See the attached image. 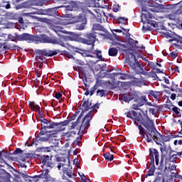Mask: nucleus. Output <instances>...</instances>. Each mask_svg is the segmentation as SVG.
Returning <instances> with one entry per match:
<instances>
[{"label": "nucleus", "instance_id": "f03ea898", "mask_svg": "<svg viewBox=\"0 0 182 182\" xmlns=\"http://www.w3.org/2000/svg\"><path fill=\"white\" fill-rule=\"evenodd\" d=\"M93 117V110H90L87 114L82 118V124L78 131V134H85L87 133L86 129L90 127V122Z\"/></svg>", "mask_w": 182, "mask_h": 182}, {"label": "nucleus", "instance_id": "4be33fe9", "mask_svg": "<svg viewBox=\"0 0 182 182\" xmlns=\"http://www.w3.org/2000/svg\"><path fill=\"white\" fill-rule=\"evenodd\" d=\"M149 154L150 156H151V159H154L155 157V160H160V154H159V151H157V149H154L153 150H151V149H149Z\"/></svg>", "mask_w": 182, "mask_h": 182}, {"label": "nucleus", "instance_id": "79ce46f5", "mask_svg": "<svg viewBox=\"0 0 182 182\" xmlns=\"http://www.w3.org/2000/svg\"><path fill=\"white\" fill-rule=\"evenodd\" d=\"M117 21L119 23H122V25H126V23H127V18L124 17H118Z\"/></svg>", "mask_w": 182, "mask_h": 182}, {"label": "nucleus", "instance_id": "ddd939ff", "mask_svg": "<svg viewBox=\"0 0 182 182\" xmlns=\"http://www.w3.org/2000/svg\"><path fill=\"white\" fill-rule=\"evenodd\" d=\"M60 53L59 50H39V55H44V56H55V55H58V53Z\"/></svg>", "mask_w": 182, "mask_h": 182}, {"label": "nucleus", "instance_id": "a878e982", "mask_svg": "<svg viewBox=\"0 0 182 182\" xmlns=\"http://www.w3.org/2000/svg\"><path fill=\"white\" fill-rule=\"evenodd\" d=\"M92 31H101L102 32H106V28L100 23H95L92 25Z\"/></svg>", "mask_w": 182, "mask_h": 182}, {"label": "nucleus", "instance_id": "ea45409f", "mask_svg": "<svg viewBox=\"0 0 182 182\" xmlns=\"http://www.w3.org/2000/svg\"><path fill=\"white\" fill-rule=\"evenodd\" d=\"M77 8V5H76L75 3H72L66 6V11H76Z\"/></svg>", "mask_w": 182, "mask_h": 182}, {"label": "nucleus", "instance_id": "de8ad7c7", "mask_svg": "<svg viewBox=\"0 0 182 182\" xmlns=\"http://www.w3.org/2000/svg\"><path fill=\"white\" fill-rule=\"evenodd\" d=\"M37 21H38V22H48V21H49L48 18H41V17H38V16H35L34 17Z\"/></svg>", "mask_w": 182, "mask_h": 182}, {"label": "nucleus", "instance_id": "864d4df0", "mask_svg": "<svg viewBox=\"0 0 182 182\" xmlns=\"http://www.w3.org/2000/svg\"><path fill=\"white\" fill-rule=\"evenodd\" d=\"M44 178L45 180H46V181H47V182H49V181H55V179L53 178H52L51 176H50V175H47V176H46V177H44V178Z\"/></svg>", "mask_w": 182, "mask_h": 182}, {"label": "nucleus", "instance_id": "7c9ffc66", "mask_svg": "<svg viewBox=\"0 0 182 182\" xmlns=\"http://www.w3.org/2000/svg\"><path fill=\"white\" fill-rule=\"evenodd\" d=\"M119 52V50L116 48H111L109 49L108 55L109 56H117V53Z\"/></svg>", "mask_w": 182, "mask_h": 182}, {"label": "nucleus", "instance_id": "a18cd8bd", "mask_svg": "<svg viewBox=\"0 0 182 182\" xmlns=\"http://www.w3.org/2000/svg\"><path fill=\"white\" fill-rule=\"evenodd\" d=\"M148 23L151 25V26H154V28H158L159 24L157 23L156 21H151V20H148Z\"/></svg>", "mask_w": 182, "mask_h": 182}, {"label": "nucleus", "instance_id": "09e8293b", "mask_svg": "<svg viewBox=\"0 0 182 182\" xmlns=\"http://www.w3.org/2000/svg\"><path fill=\"white\" fill-rule=\"evenodd\" d=\"M16 36H19V34L14 33V36L9 34L8 35V39H9V41H15V39H16Z\"/></svg>", "mask_w": 182, "mask_h": 182}, {"label": "nucleus", "instance_id": "7ed1b4c3", "mask_svg": "<svg viewBox=\"0 0 182 182\" xmlns=\"http://www.w3.org/2000/svg\"><path fill=\"white\" fill-rule=\"evenodd\" d=\"M147 131L145 133L146 140L147 143H151V141H155L156 144H160L157 140L159 139V136L160 132L156 129V127L151 128L149 129H146Z\"/></svg>", "mask_w": 182, "mask_h": 182}, {"label": "nucleus", "instance_id": "9b49d317", "mask_svg": "<svg viewBox=\"0 0 182 182\" xmlns=\"http://www.w3.org/2000/svg\"><path fill=\"white\" fill-rule=\"evenodd\" d=\"M48 133V131H41L39 134L36 136V141H38L40 143H42L43 141H49V136H45Z\"/></svg>", "mask_w": 182, "mask_h": 182}, {"label": "nucleus", "instance_id": "412c9836", "mask_svg": "<svg viewBox=\"0 0 182 182\" xmlns=\"http://www.w3.org/2000/svg\"><path fill=\"white\" fill-rule=\"evenodd\" d=\"M59 8H60V6L44 9L45 15H49L50 16H51V15H55V13Z\"/></svg>", "mask_w": 182, "mask_h": 182}, {"label": "nucleus", "instance_id": "f8f14e48", "mask_svg": "<svg viewBox=\"0 0 182 182\" xmlns=\"http://www.w3.org/2000/svg\"><path fill=\"white\" fill-rule=\"evenodd\" d=\"M70 121L68 120H65L60 122H55L53 124V126H55V128L58 127V130L57 131H54L55 133H53L54 134H56L58 133V132H63V130H65V128H60L64 126H68V124H69Z\"/></svg>", "mask_w": 182, "mask_h": 182}, {"label": "nucleus", "instance_id": "393cba45", "mask_svg": "<svg viewBox=\"0 0 182 182\" xmlns=\"http://www.w3.org/2000/svg\"><path fill=\"white\" fill-rule=\"evenodd\" d=\"M53 149V146H41L40 148L38 149V151H41V153H50L52 150Z\"/></svg>", "mask_w": 182, "mask_h": 182}, {"label": "nucleus", "instance_id": "5701e85b", "mask_svg": "<svg viewBox=\"0 0 182 182\" xmlns=\"http://www.w3.org/2000/svg\"><path fill=\"white\" fill-rule=\"evenodd\" d=\"M82 109L85 112H89L90 109H92V102L89 100L85 101L82 104Z\"/></svg>", "mask_w": 182, "mask_h": 182}, {"label": "nucleus", "instance_id": "338daca9", "mask_svg": "<svg viewBox=\"0 0 182 182\" xmlns=\"http://www.w3.org/2000/svg\"><path fill=\"white\" fill-rule=\"evenodd\" d=\"M82 43H85V45H90L92 46L90 41H89V40L87 38V39L83 38Z\"/></svg>", "mask_w": 182, "mask_h": 182}, {"label": "nucleus", "instance_id": "2f4dec72", "mask_svg": "<svg viewBox=\"0 0 182 182\" xmlns=\"http://www.w3.org/2000/svg\"><path fill=\"white\" fill-rule=\"evenodd\" d=\"M159 139H161V141H170V139H171V135H163L159 133Z\"/></svg>", "mask_w": 182, "mask_h": 182}, {"label": "nucleus", "instance_id": "3c124183", "mask_svg": "<svg viewBox=\"0 0 182 182\" xmlns=\"http://www.w3.org/2000/svg\"><path fill=\"white\" fill-rule=\"evenodd\" d=\"M121 76L119 77V79H121L122 80H126L127 79H129V75L127 74L122 73L119 74Z\"/></svg>", "mask_w": 182, "mask_h": 182}, {"label": "nucleus", "instance_id": "cd10ccee", "mask_svg": "<svg viewBox=\"0 0 182 182\" xmlns=\"http://www.w3.org/2000/svg\"><path fill=\"white\" fill-rule=\"evenodd\" d=\"M47 176H49V169H45L41 174L34 176L33 178H43Z\"/></svg>", "mask_w": 182, "mask_h": 182}, {"label": "nucleus", "instance_id": "f704fd0d", "mask_svg": "<svg viewBox=\"0 0 182 182\" xmlns=\"http://www.w3.org/2000/svg\"><path fill=\"white\" fill-rule=\"evenodd\" d=\"M32 4L34 6H43L45 5V0H33Z\"/></svg>", "mask_w": 182, "mask_h": 182}, {"label": "nucleus", "instance_id": "69168bd1", "mask_svg": "<svg viewBox=\"0 0 182 182\" xmlns=\"http://www.w3.org/2000/svg\"><path fill=\"white\" fill-rule=\"evenodd\" d=\"M139 107H140V105H139V103L132 105V109H134V110H139Z\"/></svg>", "mask_w": 182, "mask_h": 182}, {"label": "nucleus", "instance_id": "f3484780", "mask_svg": "<svg viewBox=\"0 0 182 182\" xmlns=\"http://www.w3.org/2000/svg\"><path fill=\"white\" fill-rule=\"evenodd\" d=\"M87 38L88 39L90 43H91V46H95V43L96 42V33H90L86 34Z\"/></svg>", "mask_w": 182, "mask_h": 182}, {"label": "nucleus", "instance_id": "37998d69", "mask_svg": "<svg viewBox=\"0 0 182 182\" xmlns=\"http://www.w3.org/2000/svg\"><path fill=\"white\" fill-rule=\"evenodd\" d=\"M122 100L123 102H130L132 99L130 98V95H129V94H124L122 95Z\"/></svg>", "mask_w": 182, "mask_h": 182}, {"label": "nucleus", "instance_id": "a211bd4d", "mask_svg": "<svg viewBox=\"0 0 182 182\" xmlns=\"http://www.w3.org/2000/svg\"><path fill=\"white\" fill-rule=\"evenodd\" d=\"M14 155H20V156H24V158H22V161H25L26 159H29V154H23V151L21 149V148H17L13 154Z\"/></svg>", "mask_w": 182, "mask_h": 182}, {"label": "nucleus", "instance_id": "39448f33", "mask_svg": "<svg viewBox=\"0 0 182 182\" xmlns=\"http://www.w3.org/2000/svg\"><path fill=\"white\" fill-rule=\"evenodd\" d=\"M131 58L134 59V63L132 61H129V66L132 68H139L141 71H137L136 73L138 75H143V73H147V72L144 71V66L140 64V63L137 60L136 58V55L134 54H131Z\"/></svg>", "mask_w": 182, "mask_h": 182}, {"label": "nucleus", "instance_id": "72a5a7b5", "mask_svg": "<svg viewBox=\"0 0 182 182\" xmlns=\"http://www.w3.org/2000/svg\"><path fill=\"white\" fill-rule=\"evenodd\" d=\"M149 94L154 97V99H156L158 102L160 100L159 99V97L160 96V92L159 91H154V90H150Z\"/></svg>", "mask_w": 182, "mask_h": 182}, {"label": "nucleus", "instance_id": "2eb2a0df", "mask_svg": "<svg viewBox=\"0 0 182 182\" xmlns=\"http://www.w3.org/2000/svg\"><path fill=\"white\" fill-rule=\"evenodd\" d=\"M182 156V151L181 152H176L175 151L171 150L169 152V159L171 161H176L178 157H181Z\"/></svg>", "mask_w": 182, "mask_h": 182}, {"label": "nucleus", "instance_id": "aec40b11", "mask_svg": "<svg viewBox=\"0 0 182 182\" xmlns=\"http://www.w3.org/2000/svg\"><path fill=\"white\" fill-rule=\"evenodd\" d=\"M168 36L169 38H171V39H173V41H175L177 42V43H178V42H180V43H182V37L174 33H169L168 35Z\"/></svg>", "mask_w": 182, "mask_h": 182}, {"label": "nucleus", "instance_id": "6e6552de", "mask_svg": "<svg viewBox=\"0 0 182 182\" xmlns=\"http://www.w3.org/2000/svg\"><path fill=\"white\" fill-rule=\"evenodd\" d=\"M16 39L20 41H26V42H28V43H31V42L34 43L35 36L29 33L18 34V36H16Z\"/></svg>", "mask_w": 182, "mask_h": 182}, {"label": "nucleus", "instance_id": "1a4fd4ad", "mask_svg": "<svg viewBox=\"0 0 182 182\" xmlns=\"http://www.w3.org/2000/svg\"><path fill=\"white\" fill-rule=\"evenodd\" d=\"M141 124L142 126H144V127H145V129H146V130H149L150 129H153L154 128V122H153V120H151L150 119V117H149V115H146L145 119H142L141 122Z\"/></svg>", "mask_w": 182, "mask_h": 182}, {"label": "nucleus", "instance_id": "0eeeda50", "mask_svg": "<svg viewBox=\"0 0 182 182\" xmlns=\"http://www.w3.org/2000/svg\"><path fill=\"white\" fill-rule=\"evenodd\" d=\"M52 156L49 155L40 156L42 164L46 166V167H48L49 168H53V167H55V164L52 162Z\"/></svg>", "mask_w": 182, "mask_h": 182}, {"label": "nucleus", "instance_id": "423d86ee", "mask_svg": "<svg viewBox=\"0 0 182 182\" xmlns=\"http://www.w3.org/2000/svg\"><path fill=\"white\" fill-rule=\"evenodd\" d=\"M41 124V132H48V130L50 129H55V125H53V123H55V122H50L45 118H43V119L40 120Z\"/></svg>", "mask_w": 182, "mask_h": 182}, {"label": "nucleus", "instance_id": "dca6fc26", "mask_svg": "<svg viewBox=\"0 0 182 182\" xmlns=\"http://www.w3.org/2000/svg\"><path fill=\"white\" fill-rule=\"evenodd\" d=\"M154 171H156V166H154V158L151 159V166L149 170L147 171L146 178L151 176H154Z\"/></svg>", "mask_w": 182, "mask_h": 182}, {"label": "nucleus", "instance_id": "5fc2aeb1", "mask_svg": "<svg viewBox=\"0 0 182 182\" xmlns=\"http://www.w3.org/2000/svg\"><path fill=\"white\" fill-rule=\"evenodd\" d=\"M177 87H178V85H175L174 82H172V86L170 87L171 92H176V90H177Z\"/></svg>", "mask_w": 182, "mask_h": 182}, {"label": "nucleus", "instance_id": "c85d7f7f", "mask_svg": "<svg viewBox=\"0 0 182 182\" xmlns=\"http://www.w3.org/2000/svg\"><path fill=\"white\" fill-rule=\"evenodd\" d=\"M144 76H146V77H153L154 79H159L157 74L154 73V71L143 73Z\"/></svg>", "mask_w": 182, "mask_h": 182}, {"label": "nucleus", "instance_id": "4d7b16f0", "mask_svg": "<svg viewBox=\"0 0 182 182\" xmlns=\"http://www.w3.org/2000/svg\"><path fill=\"white\" fill-rule=\"evenodd\" d=\"M144 104H146V97L141 98L140 102H138L139 107H141V106H144Z\"/></svg>", "mask_w": 182, "mask_h": 182}, {"label": "nucleus", "instance_id": "c756f323", "mask_svg": "<svg viewBox=\"0 0 182 182\" xmlns=\"http://www.w3.org/2000/svg\"><path fill=\"white\" fill-rule=\"evenodd\" d=\"M154 182H164V174L161 173V172H158L157 176Z\"/></svg>", "mask_w": 182, "mask_h": 182}, {"label": "nucleus", "instance_id": "052dcab7", "mask_svg": "<svg viewBox=\"0 0 182 182\" xmlns=\"http://www.w3.org/2000/svg\"><path fill=\"white\" fill-rule=\"evenodd\" d=\"M149 65H150L151 68L154 69V70H156V69L157 68V66H156V64L153 62L149 61Z\"/></svg>", "mask_w": 182, "mask_h": 182}, {"label": "nucleus", "instance_id": "e2e57ef3", "mask_svg": "<svg viewBox=\"0 0 182 182\" xmlns=\"http://www.w3.org/2000/svg\"><path fill=\"white\" fill-rule=\"evenodd\" d=\"M79 175H80V178H81V180H82V181H83V182H86V181L87 180V179H86V176H85V173H79Z\"/></svg>", "mask_w": 182, "mask_h": 182}, {"label": "nucleus", "instance_id": "774afa93", "mask_svg": "<svg viewBox=\"0 0 182 182\" xmlns=\"http://www.w3.org/2000/svg\"><path fill=\"white\" fill-rule=\"evenodd\" d=\"M56 161H66V159H65V157H57L56 158Z\"/></svg>", "mask_w": 182, "mask_h": 182}, {"label": "nucleus", "instance_id": "6ab92c4d", "mask_svg": "<svg viewBox=\"0 0 182 182\" xmlns=\"http://www.w3.org/2000/svg\"><path fill=\"white\" fill-rule=\"evenodd\" d=\"M29 106L32 110H38L41 120H43V115L41 114V107L33 102H30Z\"/></svg>", "mask_w": 182, "mask_h": 182}, {"label": "nucleus", "instance_id": "680f3d73", "mask_svg": "<svg viewBox=\"0 0 182 182\" xmlns=\"http://www.w3.org/2000/svg\"><path fill=\"white\" fill-rule=\"evenodd\" d=\"M85 112H87V111H85V109H82L81 113L80 114L77 119L80 121L82 120V117H83V114H85Z\"/></svg>", "mask_w": 182, "mask_h": 182}, {"label": "nucleus", "instance_id": "c9c22d12", "mask_svg": "<svg viewBox=\"0 0 182 182\" xmlns=\"http://www.w3.org/2000/svg\"><path fill=\"white\" fill-rule=\"evenodd\" d=\"M103 156L107 161H112V160L114 159L113 154H111L110 153H104Z\"/></svg>", "mask_w": 182, "mask_h": 182}, {"label": "nucleus", "instance_id": "bf43d9fd", "mask_svg": "<svg viewBox=\"0 0 182 182\" xmlns=\"http://www.w3.org/2000/svg\"><path fill=\"white\" fill-rule=\"evenodd\" d=\"M127 42H128L129 45H130L131 46H134V42H135L134 39L129 38H128Z\"/></svg>", "mask_w": 182, "mask_h": 182}, {"label": "nucleus", "instance_id": "a19ab883", "mask_svg": "<svg viewBox=\"0 0 182 182\" xmlns=\"http://www.w3.org/2000/svg\"><path fill=\"white\" fill-rule=\"evenodd\" d=\"M124 114L129 119H132V121L134 122V124H136V126H137V122H136L137 119H136V118H134L132 116V114L130 113V111H129L127 112H125Z\"/></svg>", "mask_w": 182, "mask_h": 182}, {"label": "nucleus", "instance_id": "603ef678", "mask_svg": "<svg viewBox=\"0 0 182 182\" xmlns=\"http://www.w3.org/2000/svg\"><path fill=\"white\" fill-rule=\"evenodd\" d=\"M145 105H146V106H151L152 107H156L157 109V110H159V109H160V107H159L158 105H153V104H151V102H147V100H146Z\"/></svg>", "mask_w": 182, "mask_h": 182}, {"label": "nucleus", "instance_id": "c03bdc74", "mask_svg": "<svg viewBox=\"0 0 182 182\" xmlns=\"http://www.w3.org/2000/svg\"><path fill=\"white\" fill-rule=\"evenodd\" d=\"M97 87H99V86H97V84H95L90 90V96H93V94L95 93V92H96V90H97Z\"/></svg>", "mask_w": 182, "mask_h": 182}, {"label": "nucleus", "instance_id": "8fccbe9b", "mask_svg": "<svg viewBox=\"0 0 182 182\" xmlns=\"http://www.w3.org/2000/svg\"><path fill=\"white\" fill-rule=\"evenodd\" d=\"M79 123H80V121L79 119H77L75 122H72L71 126H70V129H75V127H76V126H77Z\"/></svg>", "mask_w": 182, "mask_h": 182}, {"label": "nucleus", "instance_id": "9d476101", "mask_svg": "<svg viewBox=\"0 0 182 182\" xmlns=\"http://www.w3.org/2000/svg\"><path fill=\"white\" fill-rule=\"evenodd\" d=\"M136 4L141 6L142 12H147L148 11H153V9H149L147 6H151L150 2L147 0H136Z\"/></svg>", "mask_w": 182, "mask_h": 182}, {"label": "nucleus", "instance_id": "4c0bfd02", "mask_svg": "<svg viewBox=\"0 0 182 182\" xmlns=\"http://www.w3.org/2000/svg\"><path fill=\"white\" fill-rule=\"evenodd\" d=\"M1 8H5L6 9H11V1L8 0L4 1L1 4Z\"/></svg>", "mask_w": 182, "mask_h": 182}, {"label": "nucleus", "instance_id": "13d9d810", "mask_svg": "<svg viewBox=\"0 0 182 182\" xmlns=\"http://www.w3.org/2000/svg\"><path fill=\"white\" fill-rule=\"evenodd\" d=\"M96 53H97V58H98V59H102V58H103V55H102V50H96Z\"/></svg>", "mask_w": 182, "mask_h": 182}, {"label": "nucleus", "instance_id": "bb28decb", "mask_svg": "<svg viewBox=\"0 0 182 182\" xmlns=\"http://www.w3.org/2000/svg\"><path fill=\"white\" fill-rule=\"evenodd\" d=\"M16 173H18V174H20V176H21V177L25 180V181L32 182V179L31 178H33V176H29L27 174L22 173L21 172V171H16Z\"/></svg>", "mask_w": 182, "mask_h": 182}, {"label": "nucleus", "instance_id": "58836bf2", "mask_svg": "<svg viewBox=\"0 0 182 182\" xmlns=\"http://www.w3.org/2000/svg\"><path fill=\"white\" fill-rule=\"evenodd\" d=\"M30 15H45V9H36V11L30 13Z\"/></svg>", "mask_w": 182, "mask_h": 182}, {"label": "nucleus", "instance_id": "473e14b6", "mask_svg": "<svg viewBox=\"0 0 182 182\" xmlns=\"http://www.w3.org/2000/svg\"><path fill=\"white\" fill-rule=\"evenodd\" d=\"M107 95H108L107 90H97V96H100V97H106Z\"/></svg>", "mask_w": 182, "mask_h": 182}, {"label": "nucleus", "instance_id": "4468645a", "mask_svg": "<svg viewBox=\"0 0 182 182\" xmlns=\"http://www.w3.org/2000/svg\"><path fill=\"white\" fill-rule=\"evenodd\" d=\"M80 20L82 19L81 23H78L75 25V28L77 29V31H83L85 30V28L86 27V25L87 23V20L86 19V17L81 16L79 18Z\"/></svg>", "mask_w": 182, "mask_h": 182}, {"label": "nucleus", "instance_id": "f257e3e1", "mask_svg": "<svg viewBox=\"0 0 182 182\" xmlns=\"http://www.w3.org/2000/svg\"><path fill=\"white\" fill-rule=\"evenodd\" d=\"M34 43H53V45H60L63 48H66V45H68V43L65 44L63 41L59 38H50L46 34L34 36Z\"/></svg>", "mask_w": 182, "mask_h": 182}, {"label": "nucleus", "instance_id": "b1692460", "mask_svg": "<svg viewBox=\"0 0 182 182\" xmlns=\"http://www.w3.org/2000/svg\"><path fill=\"white\" fill-rule=\"evenodd\" d=\"M63 171L64 174H66L70 178L75 179V173H73V171L69 170V168H66V167H63Z\"/></svg>", "mask_w": 182, "mask_h": 182}, {"label": "nucleus", "instance_id": "6e6d98bb", "mask_svg": "<svg viewBox=\"0 0 182 182\" xmlns=\"http://www.w3.org/2000/svg\"><path fill=\"white\" fill-rule=\"evenodd\" d=\"M171 110H173L176 114H180V108L173 105Z\"/></svg>", "mask_w": 182, "mask_h": 182}, {"label": "nucleus", "instance_id": "20e7f679", "mask_svg": "<svg viewBox=\"0 0 182 182\" xmlns=\"http://www.w3.org/2000/svg\"><path fill=\"white\" fill-rule=\"evenodd\" d=\"M147 8L153 10V11L149 10L148 11H145L146 12V14L142 13L143 18H145V19H147L148 21L149 19H153L154 18L153 15L150 14V12H163V9H166V8H164V5L163 4H157V6H156V9L150 8V6H147Z\"/></svg>", "mask_w": 182, "mask_h": 182}, {"label": "nucleus", "instance_id": "0e129e2a", "mask_svg": "<svg viewBox=\"0 0 182 182\" xmlns=\"http://www.w3.org/2000/svg\"><path fill=\"white\" fill-rule=\"evenodd\" d=\"M54 97H55V99H58L59 100V99L62 97V93L55 92Z\"/></svg>", "mask_w": 182, "mask_h": 182}, {"label": "nucleus", "instance_id": "49530a36", "mask_svg": "<svg viewBox=\"0 0 182 182\" xmlns=\"http://www.w3.org/2000/svg\"><path fill=\"white\" fill-rule=\"evenodd\" d=\"M176 15H177V13L176 12H173V13H171L169 15H168V18L169 19H171V21H176Z\"/></svg>", "mask_w": 182, "mask_h": 182}, {"label": "nucleus", "instance_id": "e433bc0d", "mask_svg": "<svg viewBox=\"0 0 182 182\" xmlns=\"http://www.w3.org/2000/svg\"><path fill=\"white\" fill-rule=\"evenodd\" d=\"M138 129L139 131V134L143 137L144 139H146V132H144V129L141 125H139V123H137Z\"/></svg>", "mask_w": 182, "mask_h": 182}]
</instances>
